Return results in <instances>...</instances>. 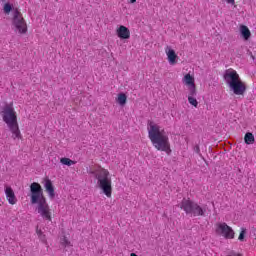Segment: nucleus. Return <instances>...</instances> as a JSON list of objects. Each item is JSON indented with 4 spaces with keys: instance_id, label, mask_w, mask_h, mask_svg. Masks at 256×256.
Masks as SVG:
<instances>
[{
    "instance_id": "f257e3e1",
    "label": "nucleus",
    "mask_w": 256,
    "mask_h": 256,
    "mask_svg": "<svg viewBox=\"0 0 256 256\" xmlns=\"http://www.w3.org/2000/svg\"><path fill=\"white\" fill-rule=\"evenodd\" d=\"M147 132L149 140L157 151H163L167 155H171V142H169V135L165 129L155 121L148 120Z\"/></svg>"
},
{
    "instance_id": "f03ea898",
    "label": "nucleus",
    "mask_w": 256,
    "mask_h": 256,
    "mask_svg": "<svg viewBox=\"0 0 256 256\" xmlns=\"http://www.w3.org/2000/svg\"><path fill=\"white\" fill-rule=\"evenodd\" d=\"M30 201L32 205H37L36 211L46 221H52L51 208L47 203V198L43 194V187L38 182L30 184Z\"/></svg>"
},
{
    "instance_id": "7ed1b4c3",
    "label": "nucleus",
    "mask_w": 256,
    "mask_h": 256,
    "mask_svg": "<svg viewBox=\"0 0 256 256\" xmlns=\"http://www.w3.org/2000/svg\"><path fill=\"white\" fill-rule=\"evenodd\" d=\"M0 115L12 133V139H23V135H21V130L19 129V122L17 121V112L13 108V103L6 104L2 108Z\"/></svg>"
},
{
    "instance_id": "20e7f679",
    "label": "nucleus",
    "mask_w": 256,
    "mask_h": 256,
    "mask_svg": "<svg viewBox=\"0 0 256 256\" xmlns=\"http://www.w3.org/2000/svg\"><path fill=\"white\" fill-rule=\"evenodd\" d=\"M224 81L229 86L230 91L234 95H245L247 91V84L241 80V76L237 73V70L229 68L224 73Z\"/></svg>"
},
{
    "instance_id": "39448f33",
    "label": "nucleus",
    "mask_w": 256,
    "mask_h": 256,
    "mask_svg": "<svg viewBox=\"0 0 256 256\" xmlns=\"http://www.w3.org/2000/svg\"><path fill=\"white\" fill-rule=\"evenodd\" d=\"M94 177L97 180V185L102 193H104L108 199H111L113 195V181L111 180V173L105 168H98L94 171Z\"/></svg>"
},
{
    "instance_id": "423d86ee",
    "label": "nucleus",
    "mask_w": 256,
    "mask_h": 256,
    "mask_svg": "<svg viewBox=\"0 0 256 256\" xmlns=\"http://www.w3.org/2000/svg\"><path fill=\"white\" fill-rule=\"evenodd\" d=\"M179 207L186 215H190V217H204L207 211L199 203L191 200V198H183Z\"/></svg>"
},
{
    "instance_id": "0eeeda50",
    "label": "nucleus",
    "mask_w": 256,
    "mask_h": 256,
    "mask_svg": "<svg viewBox=\"0 0 256 256\" xmlns=\"http://www.w3.org/2000/svg\"><path fill=\"white\" fill-rule=\"evenodd\" d=\"M12 29L18 35H27V22L19 8H14L12 12Z\"/></svg>"
},
{
    "instance_id": "6e6552de",
    "label": "nucleus",
    "mask_w": 256,
    "mask_h": 256,
    "mask_svg": "<svg viewBox=\"0 0 256 256\" xmlns=\"http://www.w3.org/2000/svg\"><path fill=\"white\" fill-rule=\"evenodd\" d=\"M215 232L216 235H220V237H224V239H235V231L225 222L216 223Z\"/></svg>"
},
{
    "instance_id": "1a4fd4ad",
    "label": "nucleus",
    "mask_w": 256,
    "mask_h": 256,
    "mask_svg": "<svg viewBox=\"0 0 256 256\" xmlns=\"http://www.w3.org/2000/svg\"><path fill=\"white\" fill-rule=\"evenodd\" d=\"M182 83L188 87V97H197V86L195 85V77L189 73L184 75Z\"/></svg>"
},
{
    "instance_id": "9d476101",
    "label": "nucleus",
    "mask_w": 256,
    "mask_h": 256,
    "mask_svg": "<svg viewBox=\"0 0 256 256\" xmlns=\"http://www.w3.org/2000/svg\"><path fill=\"white\" fill-rule=\"evenodd\" d=\"M116 35L117 37H119V39H131V30H129V28H127L126 26L120 25L116 29Z\"/></svg>"
},
{
    "instance_id": "9b49d317",
    "label": "nucleus",
    "mask_w": 256,
    "mask_h": 256,
    "mask_svg": "<svg viewBox=\"0 0 256 256\" xmlns=\"http://www.w3.org/2000/svg\"><path fill=\"white\" fill-rule=\"evenodd\" d=\"M44 188L46 193L48 194L49 199H55V186H53V182L51 181V179H44Z\"/></svg>"
},
{
    "instance_id": "f8f14e48",
    "label": "nucleus",
    "mask_w": 256,
    "mask_h": 256,
    "mask_svg": "<svg viewBox=\"0 0 256 256\" xmlns=\"http://www.w3.org/2000/svg\"><path fill=\"white\" fill-rule=\"evenodd\" d=\"M5 195L9 205H17V196H15V192L11 186L5 187Z\"/></svg>"
},
{
    "instance_id": "ddd939ff",
    "label": "nucleus",
    "mask_w": 256,
    "mask_h": 256,
    "mask_svg": "<svg viewBox=\"0 0 256 256\" xmlns=\"http://www.w3.org/2000/svg\"><path fill=\"white\" fill-rule=\"evenodd\" d=\"M165 53L167 55L168 63L170 65H177V53H175V50H173L171 47L167 46L165 48Z\"/></svg>"
},
{
    "instance_id": "4468645a",
    "label": "nucleus",
    "mask_w": 256,
    "mask_h": 256,
    "mask_svg": "<svg viewBox=\"0 0 256 256\" xmlns=\"http://www.w3.org/2000/svg\"><path fill=\"white\" fill-rule=\"evenodd\" d=\"M240 33L245 41H249V39L251 38V30H249V27L245 25L240 26Z\"/></svg>"
},
{
    "instance_id": "2eb2a0df",
    "label": "nucleus",
    "mask_w": 256,
    "mask_h": 256,
    "mask_svg": "<svg viewBox=\"0 0 256 256\" xmlns=\"http://www.w3.org/2000/svg\"><path fill=\"white\" fill-rule=\"evenodd\" d=\"M244 142L246 145H253L255 143V136L251 132H247L244 136Z\"/></svg>"
},
{
    "instance_id": "dca6fc26",
    "label": "nucleus",
    "mask_w": 256,
    "mask_h": 256,
    "mask_svg": "<svg viewBox=\"0 0 256 256\" xmlns=\"http://www.w3.org/2000/svg\"><path fill=\"white\" fill-rule=\"evenodd\" d=\"M116 101L121 106L125 105L127 103V95H125V93L118 94Z\"/></svg>"
},
{
    "instance_id": "f3484780",
    "label": "nucleus",
    "mask_w": 256,
    "mask_h": 256,
    "mask_svg": "<svg viewBox=\"0 0 256 256\" xmlns=\"http://www.w3.org/2000/svg\"><path fill=\"white\" fill-rule=\"evenodd\" d=\"M60 163L62 165H67V167H71V165H75L76 161L71 160L70 158H61Z\"/></svg>"
},
{
    "instance_id": "a211bd4d",
    "label": "nucleus",
    "mask_w": 256,
    "mask_h": 256,
    "mask_svg": "<svg viewBox=\"0 0 256 256\" xmlns=\"http://www.w3.org/2000/svg\"><path fill=\"white\" fill-rule=\"evenodd\" d=\"M196 96H192V97H188V103H190L192 105V107H199V102L197 101V98H195Z\"/></svg>"
},
{
    "instance_id": "6ab92c4d",
    "label": "nucleus",
    "mask_w": 256,
    "mask_h": 256,
    "mask_svg": "<svg viewBox=\"0 0 256 256\" xmlns=\"http://www.w3.org/2000/svg\"><path fill=\"white\" fill-rule=\"evenodd\" d=\"M246 234H247V229L241 228L240 234L238 236V241H245Z\"/></svg>"
},
{
    "instance_id": "aec40b11",
    "label": "nucleus",
    "mask_w": 256,
    "mask_h": 256,
    "mask_svg": "<svg viewBox=\"0 0 256 256\" xmlns=\"http://www.w3.org/2000/svg\"><path fill=\"white\" fill-rule=\"evenodd\" d=\"M61 245H63V247H71V241H69V239H67V237H63L61 239Z\"/></svg>"
},
{
    "instance_id": "412c9836",
    "label": "nucleus",
    "mask_w": 256,
    "mask_h": 256,
    "mask_svg": "<svg viewBox=\"0 0 256 256\" xmlns=\"http://www.w3.org/2000/svg\"><path fill=\"white\" fill-rule=\"evenodd\" d=\"M12 10H13V7L11 6V4L6 3L4 5V13H6V15H9Z\"/></svg>"
},
{
    "instance_id": "4be33fe9",
    "label": "nucleus",
    "mask_w": 256,
    "mask_h": 256,
    "mask_svg": "<svg viewBox=\"0 0 256 256\" xmlns=\"http://www.w3.org/2000/svg\"><path fill=\"white\" fill-rule=\"evenodd\" d=\"M44 245H47V236L45 234H42L41 236L38 237Z\"/></svg>"
},
{
    "instance_id": "5701e85b",
    "label": "nucleus",
    "mask_w": 256,
    "mask_h": 256,
    "mask_svg": "<svg viewBox=\"0 0 256 256\" xmlns=\"http://www.w3.org/2000/svg\"><path fill=\"white\" fill-rule=\"evenodd\" d=\"M194 151H195V153H197L198 155H201V148H199V145H196V146L194 147Z\"/></svg>"
},
{
    "instance_id": "b1692460",
    "label": "nucleus",
    "mask_w": 256,
    "mask_h": 256,
    "mask_svg": "<svg viewBox=\"0 0 256 256\" xmlns=\"http://www.w3.org/2000/svg\"><path fill=\"white\" fill-rule=\"evenodd\" d=\"M227 256H243V254L237 253V252H235V251H232V252H230L229 255H227Z\"/></svg>"
},
{
    "instance_id": "393cba45",
    "label": "nucleus",
    "mask_w": 256,
    "mask_h": 256,
    "mask_svg": "<svg viewBox=\"0 0 256 256\" xmlns=\"http://www.w3.org/2000/svg\"><path fill=\"white\" fill-rule=\"evenodd\" d=\"M36 235H37L38 237H41V235H44V234H43V231H42L41 229L37 228V229H36Z\"/></svg>"
},
{
    "instance_id": "a878e982",
    "label": "nucleus",
    "mask_w": 256,
    "mask_h": 256,
    "mask_svg": "<svg viewBox=\"0 0 256 256\" xmlns=\"http://www.w3.org/2000/svg\"><path fill=\"white\" fill-rule=\"evenodd\" d=\"M228 5H235V0H226Z\"/></svg>"
},
{
    "instance_id": "bb28decb",
    "label": "nucleus",
    "mask_w": 256,
    "mask_h": 256,
    "mask_svg": "<svg viewBox=\"0 0 256 256\" xmlns=\"http://www.w3.org/2000/svg\"><path fill=\"white\" fill-rule=\"evenodd\" d=\"M130 3H137V0H130Z\"/></svg>"
},
{
    "instance_id": "cd10ccee",
    "label": "nucleus",
    "mask_w": 256,
    "mask_h": 256,
    "mask_svg": "<svg viewBox=\"0 0 256 256\" xmlns=\"http://www.w3.org/2000/svg\"><path fill=\"white\" fill-rule=\"evenodd\" d=\"M130 256H138L137 254L135 253H131Z\"/></svg>"
},
{
    "instance_id": "c85d7f7f",
    "label": "nucleus",
    "mask_w": 256,
    "mask_h": 256,
    "mask_svg": "<svg viewBox=\"0 0 256 256\" xmlns=\"http://www.w3.org/2000/svg\"><path fill=\"white\" fill-rule=\"evenodd\" d=\"M1 1H5V0H1Z\"/></svg>"
}]
</instances>
